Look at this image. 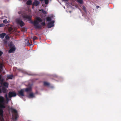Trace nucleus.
Instances as JSON below:
<instances>
[{
	"instance_id": "1",
	"label": "nucleus",
	"mask_w": 121,
	"mask_h": 121,
	"mask_svg": "<svg viewBox=\"0 0 121 121\" xmlns=\"http://www.w3.org/2000/svg\"><path fill=\"white\" fill-rule=\"evenodd\" d=\"M23 17L28 20L29 21H30L33 24L35 27L36 29H41V26L40 25H39V23L42 22V19L40 17H37L36 18V20L34 22L31 21V17L28 15L24 16Z\"/></svg>"
},
{
	"instance_id": "2",
	"label": "nucleus",
	"mask_w": 121,
	"mask_h": 121,
	"mask_svg": "<svg viewBox=\"0 0 121 121\" xmlns=\"http://www.w3.org/2000/svg\"><path fill=\"white\" fill-rule=\"evenodd\" d=\"M23 17L28 20L29 21H30L33 24L35 27L36 29H41V26L40 25H39V23L42 22V19L40 17H37L36 18V20L34 22L31 21V17L28 15L24 16Z\"/></svg>"
},
{
	"instance_id": "3",
	"label": "nucleus",
	"mask_w": 121,
	"mask_h": 121,
	"mask_svg": "<svg viewBox=\"0 0 121 121\" xmlns=\"http://www.w3.org/2000/svg\"><path fill=\"white\" fill-rule=\"evenodd\" d=\"M5 103L4 98L2 96H0V116L2 117L3 116L4 111L2 109L6 107L4 105Z\"/></svg>"
},
{
	"instance_id": "4",
	"label": "nucleus",
	"mask_w": 121,
	"mask_h": 121,
	"mask_svg": "<svg viewBox=\"0 0 121 121\" xmlns=\"http://www.w3.org/2000/svg\"><path fill=\"white\" fill-rule=\"evenodd\" d=\"M10 49L9 51V53H10L13 52L15 50L16 48L11 43L9 45Z\"/></svg>"
},
{
	"instance_id": "5",
	"label": "nucleus",
	"mask_w": 121,
	"mask_h": 121,
	"mask_svg": "<svg viewBox=\"0 0 121 121\" xmlns=\"http://www.w3.org/2000/svg\"><path fill=\"white\" fill-rule=\"evenodd\" d=\"M16 22L17 23L19 24L21 27L24 26L25 25L24 22L20 19L18 18L16 19Z\"/></svg>"
},
{
	"instance_id": "6",
	"label": "nucleus",
	"mask_w": 121,
	"mask_h": 121,
	"mask_svg": "<svg viewBox=\"0 0 121 121\" xmlns=\"http://www.w3.org/2000/svg\"><path fill=\"white\" fill-rule=\"evenodd\" d=\"M16 95V93L14 91H10L8 93L9 97V98L15 97Z\"/></svg>"
},
{
	"instance_id": "7",
	"label": "nucleus",
	"mask_w": 121,
	"mask_h": 121,
	"mask_svg": "<svg viewBox=\"0 0 121 121\" xmlns=\"http://www.w3.org/2000/svg\"><path fill=\"white\" fill-rule=\"evenodd\" d=\"M11 110L12 112L14 113L15 115V120H16L18 117L17 111L16 109L13 108H12Z\"/></svg>"
},
{
	"instance_id": "8",
	"label": "nucleus",
	"mask_w": 121,
	"mask_h": 121,
	"mask_svg": "<svg viewBox=\"0 0 121 121\" xmlns=\"http://www.w3.org/2000/svg\"><path fill=\"white\" fill-rule=\"evenodd\" d=\"M0 76H1V79L3 80V82H2L1 81H0V82H1V84L2 85L4 86L7 88H8V83L7 82H3L4 81V80H3V79L2 78V76L0 74Z\"/></svg>"
},
{
	"instance_id": "9",
	"label": "nucleus",
	"mask_w": 121,
	"mask_h": 121,
	"mask_svg": "<svg viewBox=\"0 0 121 121\" xmlns=\"http://www.w3.org/2000/svg\"><path fill=\"white\" fill-rule=\"evenodd\" d=\"M54 21H53L48 23L47 25L48 28H50L53 26H54Z\"/></svg>"
},
{
	"instance_id": "10",
	"label": "nucleus",
	"mask_w": 121,
	"mask_h": 121,
	"mask_svg": "<svg viewBox=\"0 0 121 121\" xmlns=\"http://www.w3.org/2000/svg\"><path fill=\"white\" fill-rule=\"evenodd\" d=\"M18 95L21 98H22V96H24L23 91L22 90H21L18 91Z\"/></svg>"
},
{
	"instance_id": "11",
	"label": "nucleus",
	"mask_w": 121,
	"mask_h": 121,
	"mask_svg": "<svg viewBox=\"0 0 121 121\" xmlns=\"http://www.w3.org/2000/svg\"><path fill=\"white\" fill-rule=\"evenodd\" d=\"M40 4L38 0H35L33 2L32 4L33 6H38Z\"/></svg>"
},
{
	"instance_id": "12",
	"label": "nucleus",
	"mask_w": 121,
	"mask_h": 121,
	"mask_svg": "<svg viewBox=\"0 0 121 121\" xmlns=\"http://www.w3.org/2000/svg\"><path fill=\"white\" fill-rule=\"evenodd\" d=\"M6 34L5 33H2L1 34H0V38L2 39H3Z\"/></svg>"
},
{
	"instance_id": "13",
	"label": "nucleus",
	"mask_w": 121,
	"mask_h": 121,
	"mask_svg": "<svg viewBox=\"0 0 121 121\" xmlns=\"http://www.w3.org/2000/svg\"><path fill=\"white\" fill-rule=\"evenodd\" d=\"M26 4L27 5H31L32 4V1L30 0H28Z\"/></svg>"
},
{
	"instance_id": "14",
	"label": "nucleus",
	"mask_w": 121,
	"mask_h": 121,
	"mask_svg": "<svg viewBox=\"0 0 121 121\" xmlns=\"http://www.w3.org/2000/svg\"><path fill=\"white\" fill-rule=\"evenodd\" d=\"M25 91L26 92L30 91H31V88L30 87L27 88L26 89Z\"/></svg>"
},
{
	"instance_id": "15",
	"label": "nucleus",
	"mask_w": 121,
	"mask_h": 121,
	"mask_svg": "<svg viewBox=\"0 0 121 121\" xmlns=\"http://www.w3.org/2000/svg\"><path fill=\"white\" fill-rule=\"evenodd\" d=\"M25 42L26 43L27 42V45L28 46H30L32 45L29 42V41L27 39H26L25 40Z\"/></svg>"
},
{
	"instance_id": "16",
	"label": "nucleus",
	"mask_w": 121,
	"mask_h": 121,
	"mask_svg": "<svg viewBox=\"0 0 121 121\" xmlns=\"http://www.w3.org/2000/svg\"><path fill=\"white\" fill-rule=\"evenodd\" d=\"M29 97V98H33L34 97V96L33 93H30V94Z\"/></svg>"
},
{
	"instance_id": "17",
	"label": "nucleus",
	"mask_w": 121,
	"mask_h": 121,
	"mask_svg": "<svg viewBox=\"0 0 121 121\" xmlns=\"http://www.w3.org/2000/svg\"><path fill=\"white\" fill-rule=\"evenodd\" d=\"M2 91L4 93H5L6 92V88L4 87H2Z\"/></svg>"
},
{
	"instance_id": "18",
	"label": "nucleus",
	"mask_w": 121,
	"mask_h": 121,
	"mask_svg": "<svg viewBox=\"0 0 121 121\" xmlns=\"http://www.w3.org/2000/svg\"><path fill=\"white\" fill-rule=\"evenodd\" d=\"M46 20L47 21H51L52 19L51 17H48L46 18Z\"/></svg>"
},
{
	"instance_id": "19",
	"label": "nucleus",
	"mask_w": 121,
	"mask_h": 121,
	"mask_svg": "<svg viewBox=\"0 0 121 121\" xmlns=\"http://www.w3.org/2000/svg\"><path fill=\"white\" fill-rule=\"evenodd\" d=\"M40 11H41L42 13L44 14H47V12H46L43 9H41Z\"/></svg>"
},
{
	"instance_id": "20",
	"label": "nucleus",
	"mask_w": 121,
	"mask_h": 121,
	"mask_svg": "<svg viewBox=\"0 0 121 121\" xmlns=\"http://www.w3.org/2000/svg\"><path fill=\"white\" fill-rule=\"evenodd\" d=\"M49 84L46 82H44V85L45 86H47L49 85Z\"/></svg>"
},
{
	"instance_id": "21",
	"label": "nucleus",
	"mask_w": 121,
	"mask_h": 121,
	"mask_svg": "<svg viewBox=\"0 0 121 121\" xmlns=\"http://www.w3.org/2000/svg\"><path fill=\"white\" fill-rule=\"evenodd\" d=\"M13 76L12 75H10L8 76V78L9 79H12Z\"/></svg>"
},
{
	"instance_id": "22",
	"label": "nucleus",
	"mask_w": 121,
	"mask_h": 121,
	"mask_svg": "<svg viewBox=\"0 0 121 121\" xmlns=\"http://www.w3.org/2000/svg\"><path fill=\"white\" fill-rule=\"evenodd\" d=\"M77 1L81 4H82L83 1L82 0H77Z\"/></svg>"
},
{
	"instance_id": "23",
	"label": "nucleus",
	"mask_w": 121,
	"mask_h": 121,
	"mask_svg": "<svg viewBox=\"0 0 121 121\" xmlns=\"http://www.w3.org/2000/svg\"><path fill=\"white\" fill-rule=\"evenodd\" d=\"M45 4L47 5L49 3V0H44Z\"/></svg>"
},
{
	"instance_id": "24",
	"label": "nucleus",
	"mask_w": 121,
	"mask_h": 121,
	"mask_svg": "<svg viewBox=\"0 0 121 121\" xmlns=\"http://www.w3.org/2000/svg\"><path fill=\"white\" fill-rule=\"evenodd\" d=\"M41 25L43 26H44L45 25V21L43 22H42L41 23Z\"/></svg>"
},
{
	"instance_id": "25",
	"label": "nucleus",
	"mask_w": 121,
	"mask_h": 121,
	"mask_svg": "<svg viewBox=\"0 0 121 121\" xmlns=\"http://www.w3.org/2000/svg\"><path fill=\"white\" fill-rule=\"evenodd\" d=\"M3 68V64L2 63H1L0 64V69H2Z\"/></svg>"
},
{
	"instance_id": "26",
	"label": "nucleus",
	"mask_w": 121,
	"mask_h": 121,
	"mask_svg": "<svg viewBox=\"0 0 121 121\" xmlns=\"http://www.w3.org/2000/svg\"><path fill=\"white\" fill-rule=\"evenodd\" d=\"M3 22L4 23H5V24H7L8 23L6 19H5L4 20Z\"/></svg>"
},
{
	"instance_id": "27",
	"label": "nucleus",
	"mask_w": 121,
	"mask_h": 121,
	"mask_svg": "<svg viewBox=\"0 0 121 121\" xmlns=\"http://www.w3.org/2000/svg\"><path fill=\"white\" fill-rule=\"evenodd\" d=\"M82 9L85 12H86V8L84 6H83L82 7Z\"/></svg>"
},
{
	"instance_id": "28",
	"label": "nucleus",
	"mask_w": 121,
	"mask_h": 121,
	"mask_svg": "<svg viewBox=\"0 0 121 121\" xmlns=\"http://www.w3.org/2000/svg\"><path fill=\"white\" fill-rule=\"evenodd\" d=\"M5 38L7 39H9V37L8 35H6L5 36Z\"/></svg>"
},
{
	"instance_id": "29",
	"label": "nucleus",
	"mask_w": 121,
	"mask_h": 121,
	"mask_svg": "<svg viewBox=\"0 0 121 121\" xmlns=\"http://www.w3.org/2000/svg\"><path fill=\"white\" fill-rule=\"evenodd\" d=\"M37 39V38L36 36H34L33 38V40L34 41L35 40H36Z\"/></svg>"
},
{
	"instance_id": "30",
	"label": "nucleus",
	"mask_w": 121,
	"mask_h": 121,
	"mask_svg": "<svg viewBox=\"0 0 121 121\" xmlns=\"http://www.w3.org/2000/svg\"><path fill=\"white\" fill-rule=\"evenodd\" d=\"M4 44H6L7 43V41L6 40H4Z\"/></svg>"
},
{
	"instance_id": "31",
	"label": "nucleus",
	"mask_w": 121,
	"mask_h": 121,
	"mask_svg": "<svg viewBox=\"0 0 121 121\" xmlns=\"http://www.w3.org/2000/svg\"><path fill=\"white\" fill-rule=\"evenodd\" d=\"M4 26V25L3 23L0 24V27H2Z\"/></svg>"
},
{
	"instance_id": "32",
	"label": "nucleus",
	"mask_w": 121,
	"mask_h": 121,
	"mask_svg": "<svg viewBox=\"0 0 121 121\" xmlns=\"http://www.w3.org/2000/svg\"><path fill=\"white\" fill-rule=\"evenodd\" d=\"M3 54V52L1 51H0V56H1Z\"/></svg>"
},
{
	"instance_id": "33",
	"label": "nucleus",
	"mask_w": 121,
	"mask_h": 121,
	"mask_svg": "<svg viewBox=\"0 0 121 121\" xmlns=\"http://www.w3.org/2000/svg\"><path fill=\"white\" fill-rule=\"evenodd\" d=\"M4 96L7 99H8L7 94H5V95Z\"/></svg>"
},
{
	"instance_id": "34",
	"label": "nucleus",
	"mask_w": 121,
	"mask_h": 121,
	"mask_svg": "<svg viewBox=\"0 0 121 121\" xmlns=\"http://www.w3.org/2000/svg\"><path fill=\"white\" fill-rule=\"evenodd\" d=\"M3 116L2 117H1L2 118L1 121H4V118H3Z\"/></svg>"
},
{
	"instance_id": "35",
	"label": "nucleus",
	"mask_w": 121,
	"mask_h": 121,
	"mask_svg": "<svg viewBox=\"0 0 121 121\" xmlns=\"http://www.w3.org/2000/svg\"><path fill=\"white\" fill-rule=\"evenodd\" d=\"M1 76L0 75V81H1L2 82H3V80L1 79Z\"/></svg>"
},
{
	"instance_id": "36",
	"label": "nucleus",
	"mask_w": 121,
	"mask_h": 121,
	"mask_svg": "<svg viewBox=\"0 0 121 121\" xmlns=\"http://www.w3.org/2000/svg\"><path fill=\"white\" fill-rule=\"evenodd\" d=\"M99 6H96V8L97 9H98V8H99Z\"/></svg>"
},
{
	"instance_id": "37",
	"label": "nucleus",
	"mask_w": 121,
	"mask_h": 121,
	"mask_svg": "<svg viewBox=\"0 0 121 121\" xmlns=\"http://www.w3.org/2000/svg\"><path fill=\"white\" fill-rule=\"evenodd\" d=\"M44 0H40V1L41 2H42Z\"/></svg>"
},
{
	"instance_id": "38",
	"label": "nucleus",
	"mask_w": 121,
	"mask_h": 121,
	"mask_svg": "<svg viewBox=\"0 0 121 121\" xmlns=\"http://www.w3.org/2000/svg\"><path fill=\"white\" fill-rule=\"evenodd\" d=\"M42 6L44 7V4H43L42 5Z\"/></svg>"
},
{
	"instance_id": "39",
	"label": "nucleus",
	"mask_w": 121,
	"mask_h": 121,
	"mask_svg": "<svg viewBox=\"0 0 121 121\" xmlns=\"http://www.w3.org/2000/svg\"><path fill=\"white\" fill-rule=\"evenodd\" d=\"M1 90L0 89V93H1Z\"/></svg>"
},
{
	"instance_id": "40",
	"label": "nucleus",
	"mask_w": 121,
	"mask_h": 121,
	"mask_svg": "<svg viewBox=\"0 0 121 121\" xmlns=\"http://www.w3.org/2000/svg\"><path fill=\"white\" fill-rule=\"evenodd\" d=\"M19 70H22L21 69H19Z\"/></svg>"
},
{
	"instance_id": "41",
	"label": "nucleus",
	"mask_w": 121,
	"mask_h": 121,
	"mask_svg": "<svg viewBox=\"0 0 121 121\" xmlns=\"http://www.w3.org/2000/svg\"><path fill=\"white\" fill-rule=\"evenodd\" d=\"M33 6H33L32 8H33Z\"/></svg>"
},
{
	"instance_id": "42",
	"label": "nucleus",
	"mask_w": 121,
	"mask_h": 121,
	"mask_svg": "<svg viewBox=\"0 0 121 121\" xmlns=\"http://www.w3.org/2000/svg\"><path fill=\"white\" fill-rule=\"evenodd\" d=\"M18 13H19V14H20V13H19V12H18Z\"/></svg>"
},
{
	"instance_id": "43",
	"label": "nucleus",
	"mask_w": 121,
	"mask_h": 121,
	"mask_svg": "<svg viewBox=\"0 0 121 121\" xmlns=\"http://www.w3.org/2000/svg\"><path fill=\"white\" fill-rule=\"evenodd\" d=\"M25 100H24V101H25Z\"/></svg>"
}]
</instances>
